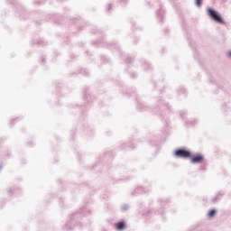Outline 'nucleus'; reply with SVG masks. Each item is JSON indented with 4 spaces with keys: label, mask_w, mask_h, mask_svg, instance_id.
I'll return each mask as SVG.
<instances>
[{
    "label": "nucleus",
    "mask_w": 231,
    "mask_h": 231,
    "mask_svg": "<svg viewBox=\"0 0 231 231\" xmlns=\"http://www.w3.org/2000/svg\"><path fill=\"white\" fill-rule=\"evenodd\" d=\"M201 1L202 0H195V4L197 6H201Z\"/></svg>",
    "instance_id": "423d86ee"
},
{
    "label": "nucleus",
    "mask_w": 231,
    "mask_h": 231,
    "mask_svg": "<svg viewBox=\"0 0 231 231\" xmlns=\"http://www.w3.org/2000/svg\"><path fill=\"white\" fill-rule=\"evenodd\" d=\"M208 216V217H214V216H216V209L209 210Z\"/></svg>",
    "instance_id": "39448f33"
},
{
    "label": "nucleus",
    "mask_w": 231,
    "mask_h": 231,
    "mask_svg": "<svg viewBox=\"0 0 231 231\" xmlns=\"http://www.w3.org/2000/svg\"><path fill=\"white\" fill-rule=\"evenodd\" d=\"M116 230H124V228H125V223L119 222L116 224Z\"/></svg>",
    "instance_id": "20e7f679"
},
{
    "label": "nucleus",
    "mask_w": 231,
    "mask_h": 231,
    "mask_svg": "<svg viewBox=\"0 0 231 231\" xmlns=\"http://www.w3.org/2000/svg\"><path fill=\"white\" fill-rule=\"evenodd\" d=\"M228 57H231V51L228 52Z\"/></svg>",
    "instance_id": "0eeeda50"
},
{
    "label": "nucleus",
    "mask_w": 231,
    "mask_h": 231,
    "mask_svg": "<svg viewBox=\"0 0 231 231\" xmlns=\"http://www.w3.org/2000/svg\"><path fill=\"white\" fill-rule=\"evenodd\" d=\"M208 15L215 21V23H218L219 24H225V22L223 21V18H221V15L216 12V10L212 8H208L207 10Z\"/></svg>",
    "instance_id": "f257e3e1"
},
{
    "label": "nucleus",
    "mask_w": 231,
    "mask_h": 231,
    "mask_svg": "<svg viewBox=\"0 0 231 231\" xmlns=\"http://www.w3.org/2000/svg\"><path fill=\"white\" fill-rule=\"evenodd\" d=\"M204 160H205V157H203V155L201 154H197L190 157L191 163H203Z\"/></svg>",
    "instance_id": "7ed1b4c3"
},
{
    "label": "nucleus",
    "mask_w": 231,
    "mask_h": 231,
    "mask_svg": "<svg viewBox=\"0 0 231 231\" xmlns=\"http://www.w3.org/2000/svg\"><path fill=\"white\" fill-rule=\"evenodd\" d=\"M175 156L178 158H190V152L187 150H177L175 152Z\"/></svg>",
    "instance_id": "f03ea898"
}]
</instances>
